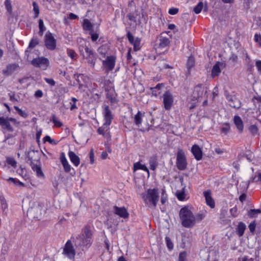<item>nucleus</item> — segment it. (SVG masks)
Segmentation results:
<instances>
[{
  "mask_svg": "<svg viewBox=\"0 0 261 261\" xmlns=\"http://www.w3.org/2000/svg\"><path fill=\"white\" fill-rule=\"evenodd\" d=\"M142 198L145 204L149 206H156L159 200V193L158 188L148 189L147 191L142 194Z\"/></svg>",
  "mask_w": 261,
  "mask_h": 261,
  "instance_id": "nucleus-1",
  "label": "nucleus"
},
{
  "mask_svg": "<svg viewBox=\"0 0 261 261\" xmlns=\"http://www.w3.org/2000/svg\"><path fill=\"white\" fill-rule=\"evenodd\" d=\"M179 216L184 227L192 228L194 226V215L188 206H185L180 209Z\"/></svg>",
  "mask_w": 261,
  "mask_h": 261,
  "instance_id": "nucleus-2",
  "label": "nucleus"
},
{
  "mask_svg": "<svg viewBox=\"0 0 261 261\" xmlns=\"http://www.w3.org/2000/svg\"><path fill=\"white\" fill-rule=\"evenodd\" d=\"M93 231L91 226L87 224L85 225L82 230V235L80 236V240L81 242L80 244L84 247L89 248L92 243Z\"/></svg>",
  "mask_w": 261,
  "mask_h": 261,
  "instance_id": "nucleus-3",
  "label": "nucleus"
},
{
  "mask_svg": "<svg viewBox=\"0 0 261 261\" xmlns=\"http://www.w3.org/2000/svg\"><path fill=\"white\" fill-rule=\"evenodd\" d=\"M176 164L177 169L179 170H184L187 168L188 164L187 159L185 153L182 149H178Z\"/></svg>",
  "mask_w": 261,
  "mask_h": 261,
  "instance_id": "nucleus-4",
  "label": "nucleus"
},
{
  "mask_svg": "<svg viewBox=\"0 0 261 261\" xmlns=\"http://www.w3.org/2000/svg\"><path fill=\"white\" fill-rule=\"evenodd\" d=\"M31 64L36 67H39L42 70H46L49 65V60L44 57L35 58L31 61Z\"/></svg>",
  "mask_w": 261,
  "mask_h": 261,
  "instance_id": "nucleus-5",
  "label": "nucleus"
},
{
  "mask_svg": "<svg viewBox=\"0 0 261 261\" xmlns=\"http://www.w3.org/2000/svg\"><path fill=\"white\" fill-rule=\"evenodd\" d=\"M57 41L53 34L48 31L44 36V45L49 50H54L56 48Z\"/></svg>",
  "mask_w": 261,
  "mask_h": 261,
  "instance_id": "nucleus-6",
  "label": "nucleus"
},
{
  "mask_svg": "<svg viewBox=\"0 0 261 261\" xmlns=\"http://www.w3.org/2000/svg\"><path fill=\"white\" fill-rule=\"evenodd\" d=\"M86 49V56L84 57L87 60L88 64L92 68H94L96 61L97 59V55L94 52V51L90 48Z\"/></svg>",
  "mask_w": 261,
  "mask_h": 261,
  "instance_id": "nucleus-7",
  "label": "nucleus"
},
{
  "mask_svg": "<svg viewBox=\"0 0 261 261\" xmlns=\"http://www.w3.org/2000/svg\"><path fill=\"white\" fill-rule=\"evenodd\" d=\"M163 97L165 109L166 110H170L173 103V97L172 94L169 90H167L164 93Z\"/></svg>",
  "mask_w": 261,
  "mask_h": 261,
  "instance_id": "nucleus-8",
  "label": "nucleus"
},
{
  "mask_svg": "<svg viewBox=\"0 0 261 261\" xmlns=\"http://www.w3.org/2000/svg\"><path fill=\"white\" fill-rule=\"evenodd\" d=\"M116 57L113 56H108L105 60L102 61L103 66L105 67L106 72L112 71L115 67Z\"/></svg>",
  "mask_w": 261,
  "mask_h": 261,
  "instance_id": "nucleus-9",
  "label": "nucleus"
},
{
  "mask_svg": "<svg viewBox=\"0 0 261 261\" xmlns=\"http://www.w3.org/2000/svg\"><path fill=\"white\" fill-rule=\"evenodd\" d=\"M63 253L69 259H74L75 255V251L70 240H68L65 244L63 250Z\"/></svg>",
  "mask_w": 261,
  "mask_h": 261,
  "instance_id": "nucleus-10",
  "label": "nucleus"
},
{
  "mask_svg": "<svg viewBox=\"0 0 261 261\" xmlns=\"http://www.w3.org/2000/svg\"><path fill=\"white\" fill-rule=\"evenodd\" d=\"M204 92V87L202 84H199L194 87L192 95V100L196 101L200 97H202Z\"/></svg>",
  "mask_w": 261,
  "mask_h": 261,
  "instance_id": "nucleus-11",
  "label": "nucleus"
},
{
  "mask_svg": "<svg viewBox=\"0 0 261 261\" xmlns=\"http://www.w3.org/2000/svg\"><path fill=\"white\" fill-rule=\"evenodd\" d=\"M27 158L30 161L31 164H35V162L40 163V156L39 152L38 150H33L28 152Z\"/></svg>",
  "mask_w": 261,
  "mask_h": 261,
  "instance_id": "nucleus-12",
  "label": "nucleus"
},
{
  "mask_svg": "<svg viewBox=\"0 0 261 261\" xmlns=\"http://www.w3.org/2000/svg\"><path fill=\"white\" fill-rule=\"evenodd\" d=\"M103 114L106 125H110L114 117L109 106H105Z\"/></svg>",
  "mask_w": 261,
  "mask_h": 261,
  "instance_id": "nucleus-13",
  "label": "nucleus"
},
{
  "mask_svg": "<svg viewBox=\"0 0 261 261\" xmlns=\"http://www.w3.org/2000/svg\"><path fill=\"white\" fill-rule=\"evenodd\" d=\"M114 213L116 215L124 219L127 218L129 216V214L127 210L124 207H118L116 205L114 206Z\"/></svg>",
  "mask_w": 261,
  "mask_h": 261,
  "instance_id": "nucleus-14",
  "label": "nucleus"
},
{
  "mask_svg": "<svg viewBox=\"0 0 261 261\" xmlns=\"http://www.w3.org/2000/svg\"><path fill=\"white\" fill-rule=\"evenodd\" d=\"M19 66L18 64H9L7 65L6 68L2 70L3 74L5 76L11 75L15 71H16Z\"/></svg>",
  "mask_w": 261,
  "mask_h": 261,
  "instance_id": "nucleus-15",
  "label": "nucleus"
},
{
  "mask_svg": "<svg viewBox=\"0 0 261 261\" xmlns=\"http://www.w3.org/2000/svg\"><path fill=\"white\" fill-rule=\"evenodd\" d=\"M191 152L196 160L200 161L202 159L203 152L201 149L198 145L194 144L192 146Z\"/></svg>",
  "mask_w": 261,
  "mask_h": 261,
  "instance_id": "nucleus-16",
  "label": "nucleus"
},
{
  "mask_svg": "<svg viewBox=\"0 0 261 261\" xmlns=\"http://www.w3.org/2000/svg\"><path fill=\"white\" fill-rule=\"evenodd\" d=\"M39 43V39L37 37H33L30 41L28 48L25 51V56L27 59L29 56V48H33Z\"/></svg>",
  "mask_w": 261,
  "mask_h": 261,
  "instance_id": "nucleus-17",
  "label": "nucleus"
},
{
  "mask_svg": "<svg viewBox=\"0 0 261 261\" xmlns=\"http://www.w3.org/2000/svg\"><path fill=\"white\" fill-rule=\"evenodd\" d=\"M0 125L3 129H6L9 132H12L14 130L8 120L4 117H0Z\"/></svg>",
  "mask_w": 261,
  "mask_h": 261,
  "instance_id": "nucleus-18",
  "label": "nucleus"
},
{
  "mask_svg": "<svg viewBox=\"0 0 261 261\" xmlns=\"http://www.w3.org/2000/svg\"><path fill=\"white\" fill-rule=\"evenodd\" d=\"M203 195L205 198L206 204L211 208H214L215 206V202L211 196V192L210 190L204 191Z\"/></svg>",
  "mask_w": 261,
  "mask_h": 261,
  "instance_id": "nucleus-19",
  "label": "nucleus"
},
{
  "mask_svg": "<svg viewBox=\"0 0 261 261\" xmlns=\"http://www.w3.org/2000/svg\"><path fill=\"white\" fill-rule=\"evenodd\" d=\"M233 121L239 132L240 133H242L244 129V124L241 118L239 116L236 115L234 116Z\"/></svg>",
  "mask_w": 261,
  "mask_h": 261,
  "instance_id": "nucleus-20",
  "label": "nucleus"
},
{
  "mask_svg": "<svg viewBox=\"0 0 261 261\" xmlns=\"http://www.w3.org/2000/svg\"><path fill=\"white\" fill-rule=\"evenodd\" d=\"M195 60L193 57L190 56L189 57L187 62V71L186 72V75L187 77L191 74V70L192 67L194 66Z\"/></svg>",
  "mask_w": 261,
  "mask_h": 261,
  "instance_id": "nucleus-21",
  "label": "nucleus"
},
{
  "mask_svg": "<svg viewBox=\"0 0 261 261\" xmlns=\"http://www.w3.org/2000/svg\"><path fill=\"white\" fill-rule=\"evenodd\" d=\"M31 166L32 170L36 172V175L38 177L44 178V174L42 171L41 166L40 165H37V163L31 164Z\"/></svg>",
  "mask_w": 261,
  "mask_h": 261,
  "instance_id": "nucleus-22",
  "label": "nucleus"
},
{
  "mask_svg": "<svg viewBox=\"0 0 261 261\" xmlns=\"http://www.w3.org/2000/svg\"><path fill=\"white\" fill-rule=\"evenodd\" d=\"M68 155L73 165L76 167L78 166L80 163V158L72 151H69Z\"/></svg>",
  "mask_w": 261,
  "mask_h": 261,
  "instance_id": "nucleus-23",
  "label": "nucleus"
},
{
  "mask_svg": "<svg viewBox=\"0 0 261 261\" xmlns=\"http://www.w3.org/2000/svg\"><path fill=\"white\" fill-rule=\"evenodd\" d=\"M222 64V63L218 62L213 66L211 73V76L212 78H215L216 76L219 75L221 73L220 66Z\"/></svg>",
  "mask_w": 261,
  "mask_h": 261,
  "instance_id": "nucleus-24",
  "label": "nucleus"
},
{
  "mask_svg": "<svg viewBox=\"0 0 261 261\" xmlns=\"http://www.w3.org/2000/svg\"><path fill=\"white\" fill-rule=\"evenodd\" d=\"M145 115V112L138 111V113L134 116V123L138 126H140L142 123V118Z\"/></svg>",
  "mask_w": 261,
  "mask_h": 261,
  "instance_id": "nucleus-25",
  "label": "nucleus"
},
{
  "mask_svg": "<svg viewBox=\"0 0 261 261\" xmlns=\"http://www.w3.org/2000/svg\"><path fill=\"white\" fill-rule=\"evenodd\" d=\"M159 48H165L169 45L170 40L169 38L166 37L160 36L159 38Z\"/></svg>",
  "mask_w": 261,
  "mask_h": 261,
  "instance_id": "nucleus-26",
  "label": "nucleus"
},
{
  "mask_svg": "<svg viewBox=\"0 0 261 261\" xmlns=\"http://www.w3.org/2000/svg\"><path fill=\"white\" fill-rule=\"evenodd\" d=\"M246 228V226L243 222H240L236 228V231L239 237L243 236L245 230Z\"/></svg>",
  "mask_w": 261,
  "mask_h": 261,
  "instance_id": "nucleus-27",
  "label": "nucleus"
},
{
  "mask_svg": "<svg viewBox=\"0 0 261 261\" xmlns=\"http://www.w3.org/2000/svg\"><path fill=\"white\" fill-rule=\"evenodd\" d=\"M149 163L150 169L153 171L155 170L158 165L157 156L155 155L151 156L149 160Z\"/></svg>",
  "mask_w": 261,
  "mask_h": 261,
  "instance_id": "nucleus-28",
  "label": "nucleus"
},
{
  "mask_svg": "<svg viewBox=\"0 0 261 261\" xmlns=\"http://www.w3.org/2000/svg\"><path fill=\"white\" fill-rule=\"evenodd\" d=\"M83 28L85 31L93 32V26L90 20L88 19H85L83 23Z\"/></svg>",
  "mask_w": 261,
  "mask_h": 261,
  "instance_id": "nucleus-29",
  "label": "nucleus"
},
{
  "mask_svg": "<svg viewBox=\"0 0 261 261\" xmlns=\"http://www.w3.org/2000/svg\"><path fill=\"white\" fill-rule=\"evenodd\" d=\"M142 170L149 173V170L145 165L141 164L139 162L134 164L133 171L135 172L137 170Z\"/></svg>",
  "mask_w": 261,
  "mask_h": 261,
  "instance_id": "nucleus-30",
  "label": "nucleus"
},
{
  "mask_svg": "<svg viewBox=\"0 0 261 261\" xmlns=\"http://www.w3.org/2000/svg\"><path fill=\"white\" fill-rule=\"evenodd\" d=\"M261 213L260 209H250L248 211L247 215L250 218H256Z\"/></svg>",
  "mask_w": 261,
  "mask_h": 261,
  "instance_id": "nucleus-31",
  "label": "nucleus"
},
{
  "mask_svg": "<svg viewBox=\"0 0 261 261\" xmlns=\"http://www.w3.org/2000/svg\"><path fill=\"white\" fill-rule=\"evenodd\" d=\"M108 46L107 44L102 45L97 49L98 53L103 57H105L108 50Z\"/></svg>",
  "mask_w": 261,
  "mask_h": 261,
  "instance_id": "nucleus-32",
  "label": "nucleus"
},
{
  "mask_svg": "<svg viewBox=\"0 0 261 261\" xmlns=\"http://www.w3.org/2000/svg\"><path fill=\"white\" fill-rule=\"evenodd\" d=\"M206 213V211L201 212L197 214L196 216H194V225L196 222H200L205 218Z\"/></svg>",
  "mask_w": 261,
  "mask_h": 261,
  "instance_id": "nucleus-33",
  "label": "nucleus"
},
{
  "mask_svg": "<svg viewBox=\"0 0 261 261\" xmlns=\"http://www.w3.org/2000/svg\"><path fill=\"white\" fill-rule=\"evenodd\" d=\"M39 23V31L38 32V34L40 36H42L43 35L44 32L46 30V28L45 27L43 23V21L41 19H39L38 20Z\"/></svg>",
  "mask_w": 261,
  "mask_h": 261,
  "instance_id": "nucleus-34",
  "label": "nucleus"
},
{
  "mask_svg": "<svg viewBox=\"0 0 261 261\" xmlns=\"http://www.w3.org/2000/svg\"><path fill=\"white\" fill-rule=\"evenodd\" d=\"M109 126L110 125H106V123H104L101 127H100L97 129L98 133L100 135H102V136H105V131H107L109 129Z\"/></svg>",
  "mask_w": 261,
  "mask_h": 261,
  "instance_id": "nucleus-35",
  "label": "nucleus"
},
{
  "mask_svg": "<svg viewBox=\"0 0 261 261\" xmlns=\"http://www.w3.org/2000/svg\"><path fill=\"white\" fill-rule=\"evenodd\" d=\"M241 102L236 97H234L232 101H230L229 105L231 107L239 109L241 107Z\"/></svg>",
  "mask_w": 261,
  "mask_h": 261,
  "instance_id": "nucleus-36",
  "label": "nucleus"
},
{
  "mask_svg": "<svg viewBox=\"0 0 261 261\" xmlns=\"http://www.w3.org/2000/svg\"><path fill=\"white\" fill-rule=\"evenodd\" d=\"M176 195L179 200H184L185 199V188H183L181 191H177L176 192Z\"/></svg>",
  "mask_w": 261,
  "mask_h": 261,
  "instance_id": "nucleus-37",
  "label": "nucleus"
},
{
  "mask_svg": "<svg viewBox=\"0 0 261 261\" xmlns=\"http://www.w3.org/2000/svg\"><path fill=\"white\" fill-rule=\"evenodd\" d=\"M50 120L52 121L56 127H60L63 125V123L57 120V118L55 114H53L50 119Z\"/></svg>",
  "mask_w": 261,
  "mask_h": 261,
  "instance_id": "nucleus-38",
  "label": "nucleus"
},
{
  "mask_svg": "<svg viewBox=\"0 0 261 261\" xmlns=\"http://www.w3.org/2000/svg\"><path fill=\"white\" fill-rule=\"evenodd\" d=\"M141 39L137 37L135 40H134V42L131 44L134 46V49L135 51H137L140 49V45Z\"/></svg>",
  "mask_w": 261,
  "mask_h": 261,
  "instance_id": "nucleus-39",
  "label": "nucleus"
},
{
  "mask_svg": "<svg viewBox=\"0 0 261 261\" xmlns=\"http://www.w3.org/2000/svg\"><path fill=\"white\" fill-rule=\"evenodd\" d=\"M33 11L35 13L34 18H36L38 17L39 14V7L38 5L36 2H33Z\"/></svg>",
  "mask_w": 261,
  "mask_h": 261,
  "instance_id": "nucleus-40",
  "label": "nucleus"
},
{
  "mask_svg": "<svg viewBox=\"0 0 261 261\" xmlns=\"http://www.w3.org/2000/svg\"><path fill=\"white\" fill-rule=\"evenodd\" d=\"M203 7V3L202 2H200L194 7L193 11L196 14H199L201 12Z\"/></svg>",
  "mask_w": 261,
  "mask_h": 261,
  "instance_id": "nucleus-41",
  "label": "nucleus"
},
{
  "mask_svg": "<svg viewBox=\"0 0 261 261\" xmlns=\"http://www.w3.org/2000/svg\"><path fill=\"white\" fill-rule=\"evenodd\" d=\"M165 241L168 249L170 251L172 250L173 249L174 245L170 238L168 237H166Z\"/></svg>",
  "mask_w": 261,
  "mask_h": 261,
  "instance_id": "nucleus-42",
  "label": "nucleus"
},
{
  "mask_svg": "<svg viewBox=\"0 0 261 261\" xmlns=\"http://www.w3.org/2000/svg\"><path fill=\"white\" fill-rule=\"evenodd\" d=\"M249 131L253 135H256L258 133V128L255 124L250 125L248 128Z\"/></svg>",
  "mask_w": 261,
  "mask_h": 261,
  "instance_id": "nucleus-43",
  "label": "nucleus"
},
{
  "mask_svg": "<svg viewBox=\"0 0 261 261\" xmlns=\"http://www.w3.org/2000/svg\"><path fill=\"white\" fill-rule=\"evenodd\" d=\"M256 227V222L255 220L252 221L248 225L250 232L252 234H254L255 232V228Z\"/></svg>",
  "mask_w": 261,
  "mask_h": 261,
  "instance_id": "nucleus-44",
  "label": "nucleus"
},
{
  "mask_svg": "<svg viewBox=\"0 0 261 261\" xmlns=\"http://www.w3.org/2000/svg\"><path fill=\"white\" fill-rule=\"evenodd\" d=\"M14 108L18 112L19 115L23 118H26L28 117V114L25 112L23 111L21 109L19 108L17 106H14Z\"/></svg>",
  "mask_w": 261,
  "mask_h": 261,
  "instance_id": "nucleus-45",
  "label": "nucleus"
},
{
  "mask_svg": "<svg viewBox=\"0 0 261 261\" xmlns=\"http://www.w3.org/2000/svg\"><path fill=\"white\" fill-rule=\"evenodd\" d=\"M5 6L8 12L11 14L12 12V7L11 5V2L10 0H6L5 2Z\"/></svg>",
  "mask_w": 261,
  "mask_h": 261,
  "instance_id": "nucleus-46",
  "label": "nucleus"
},
{
  "mask_svg": "<svg viewBox=\"0 0 261 261\" xmlns=\"http://www.w3.org/2000/svg\"><path fill=\"white\" fill-rule=\"evenodd\" d=\"M7 163L11 165L13 167L16 168L17 166V162L13 158L8 157L7 158Z\"/></svg>",
  "mask_w": 261,
  "mask_h": 261,
  "instance_id": "nucleus-47",
  "label": "nucleus"
},
{
  "mask_svg": "<svg viewBox=\"0 0 261 261\" xmlns=\"http://www.w3.org/2000/svg\"><path fill=\"white\" fill-rule=\"evenodd\" d=\"M62 165L63 166V168H64L65 172L68 173V172H69L70 171L71 166L68 164V162L67 160L66 161H65V162H63L62 163Z\"/></svg>",
  "mask_w": 261,
  "mask_h": 261,
  "instance_id": "nucleus-48",
  "label": "nucleus"
},
{
  "mask_svg": "<svg viewBox=\"0 0 261 261\" xmlns=\"http://www.w3.org/2000/svg\"><path fill=\"white\" fill-rule=\"evenodd\" d=\"M67 55L69 57H70L72 59H74L76 56V54L75 51L71 49H67Z\"/></svg>",
  "mask_w": 261,
  "mask_h": 261,
  "instance_id": "nucleus-49",
  "label": "nucleus"
},
{
  "mask_svg": "<svg viewBox=\"0 0 261 261\" xmlns=\"http://www.w3.org/2000/svg\"><path fill=\"white\" fill-rule=\"evenodd\" d=\"M230 129V125L228 123L224 124V126L221 128V132L225 134H227Z\"/></svg>",
  "mask_w": 261,
  "mask_h": 261,
  "instance_id": "nucleus-50",
  "label": "nucleus"
},
{
  "mask_svg": "<svg viewBox=\"0 0 261 261\" xmlns=\"http://www.w3.org/2000/svg\"><path fill=\"white\" fill-rule=\"evenodd\" d=\"M86 48H89L88 46L85 45H80L79 47V51L80 52V54L81 55H82L83 57H85V55L84 54V51H85L86 53Z\"/></svg>",
  "mask_w": 261,
  "mask_h": 261,
  "instance_id": "nucleus-51",
  "label": "nucleus"
},
{
  "mask_svg": "<svg viewBox=\"0 0 261 261\" xmlns=\"http://www.w3.org/2000/svg\"><path fill=\"white\" fill-rule=\"evenodd\" d=\"M89 34L91 35V40L93 42H95L98 39L99 37L98 34L93 32H90Z\"/></svg>",
  "mask_w": 261,
  "mask_h": 261,
  "instance_id": "nucleus-52",
  "label": "nucleus"
},
{
  "mask_svg": "<svg viewBox=\"0 0 261 261\" xmlns=\"http://www.w3.org/2000/svg\"><path fill=\"white\" fill-rule=\"evenodd\" d=\"M187 257V253L186 251H182L179 253L178 261H185Z\"/></svg>",
  "mask_w": 261,
  "mask_h": 261,
  "instance_id": "nucleus-53",
  "label": "nucleus"
},
{
  "mask_svg": "<svg viewBox=\"0 0 261 261\" xmlns=\"http://www.w3.org/2000/svg\"><path fill=\"white\" fill-rule=\"evenodd\" d=\"M224 94L226 99L229 102L232 101L234 97H236L234 96L230 95L227 91H225Z\"/></svg>",
  "mask_w": 261,
  "mask_h": 261,
  "instance_id": "nucleus-54",
  "label": "nucleus"
},
{
  "mask_svg": "<svg viewBox=\"0 0 261 261\" xmlns=\"http://www.w3.org/2000/svg\"><path fill=\"white\" fill-rule=\"evenodd\" d=\"M126 36L128 38L129 42L130 44L133 43V42H134V37L129 31H127Z\"/></svg>",
  "mask_w": 261,
  "mask_h": 261,
  "instance_id": "nucleus-55",
  "label": "nucleus"
},
{
  "mask_svg": "<svg viewBox=\"0 0 261 261\" xmlns=\"http://www.w3.org/2000/svg\"><path fill=\"white\" fill-rule=\"evenodd\" d=\"M90 162L91 164L94 163V154L93 149L92 148L89 153Z\"/></svg>",
  "mask_w": 261,
  "mask_h": 261,
  "instance_id": "nucleus-56",
  "label": "nucleus"
},
{
  "mask_svg": "<svg viewBox=\"0 0 261 261\" xmlns=\"http://www.w3.org/2000/svg\"><path fill=\"white\" fill-rule=\"evenodd\" d=\"M44 80L48 84H49L50 85H51V86H55V84H56V82L53 79H49V78H47V77H45L44 78Z\"/></svg>",
  "mask_w": 261,
  "mask_h": 261,
  "instance_id": "nucleus-57",
  "label": "nucleus"
},
{
  "mask_svg": "<svg viewBox=\"0 0 261 261\" xmlns=\"http://www.w3.org/2000/svg\"><path fill=\"white\" fill-rule=\"evenodd\" d=\"M238 208L237 206H234L230 210V213L233 217H236L237 216Z\"/></svg>",
  "mask_w": 261,
  "mask_h": 261,
  "instance_id": "nucleus-58",
  "label": "nucleus"
},
{
  "mask_svg": "<svg viewBox=\"0 0 261 261\" xmlns=\"http://www.w3.org/2000/svg\"><path fill=\"white\" fill-rule=\"evenodd\" d=\"M178 11H179V9L178 8H171L169 10L168 13L170 15H175L178 12Z\"/></svg>",
  "mask_w": 261,
  "mask_h": 261,
  "instance_id": "nucleus-59",
  "label": "nucleus"
},
{
  "mask_svg": "<svg viewBox=\"0 0 261 261\" xmlns=\"http://www.w3.org/2000/svg\"><path fill=\"white\" fill-rule=\"evenodd\" d=\"M43 139L44 142H48L50 144H56L55 140L52 139L49 136H46Z\"/></svg>",
  "mask_w": 261,
  "mask_h": 261,
  "instance_id": "nucleus-60",
  "label": "nucleus"
},
{
  "mask_svg": "<svg viewBox=\"0 0 261 261\" xmlns=\"http://www.w3.org/2000/svg\"><path fill=\"white\" fill-rule=\"evenodd\" d=\"M254 40L255 42H258L261 46V35L260 34H255L254 35Z\"/></svg>",
  "mask_w": 261,
  "mask_h": 261,
  "instance_id": "nucleus-61",
  "label": "nucleus"
},
{
  "mask_svg": "<svg viewBox=\"0 0 261 261\" xmlns=\"http://www.w3.org/2000/svg\"><path fill=\"white\" fill-rule=\"evenodd\" d=\"M0 199L1 201L2 208L3 210H5L7 207V205L6 200L4 197H1Z\"/></svg>",
  "mask_w": 261,
  "mask_h": 261,
  "instance_id": "nucleus-62",
  "label": "nucleus"
},
{
  "mask_svg": "<svg viewBox=\"0 0 261 261\" xmlns=\"http://www.w3.org/2000/svg\"><path fill=\"white\" fill-rule=\"evenodd\" d=\"M164 193H165V190H163V192L162 193V197H161V202L162 204H165V203L166 202V201L167 200V196H166V195L165 196Z\"/></svg>",
  "mask_w": 261,
  "mask_h": 261,
  "instance_id": "nucleus-63",
  "label": "nucleus"
},
{
  "mask_svg": "<svg viewBox=\"0 0 261 261\" xmlns=\"http://www.w3.org/2000/svg\"><path fill=\"white\" fill-rule=\"evenodd\" d=\"M34 96L37 98H40L43 96V92L41 90H37Z\"/></svg>",
  "mask_w": 261,
  "mask_h": 261,
  "instance_id": "nucleus-64",
  "label": "nucleus"
}]
</instances>
